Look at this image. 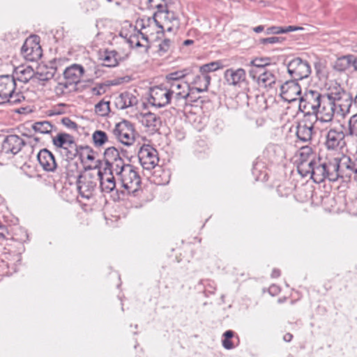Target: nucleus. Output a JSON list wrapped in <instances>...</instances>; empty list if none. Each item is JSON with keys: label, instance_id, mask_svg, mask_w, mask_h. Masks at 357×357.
I'll return each mask as SVG.
<instances>
[{"label": "nucleus", "instance_id": "obj_1", "mask_svg": "<svg viewBox=\"0 0 357 357\" xmlns=\"http://www.w3.org/2000/svg\"><path fill=\"white\" fill-rule=\"evenodd\" d=\"M347 96L349 97V95L340 85L335 87L334 91L327 93L326 97L321 103L320 108L314 114L317 121L332 122L337 110V102Z\"/></svg>", "mask_w": 357, "mask_h": 357}, {"label": "nucleus", "instance_id": "obj_2", "mask_svg": "<svg viewBox=\"0 0 357 357\" xmlns=\"http://www.w3.org/2000/svg\"><path fill=\"white\" fill-rule=\"evenodd\" d=\"M339 178H342L341 160L338 158L322 160L317 159L314 172V181L320 183L325 180L335 182Z\"/></svg>", "mask_w": 357, "mask_h": 357}, {"label": "nucleus", "instance_id": "obj_3", "mask_svg": "<svg viewBox=\"0 0 357 357\" xmlns=\"http://www.w3.org/2000/svg\"><path fill=\"white\" fill-rule=\"evenodd\" d=\"M15 77L13 75H0V105L17 104L24 99L20 92H16Z\"/></svg>", "mask_w": 357, "mask_h": 357}, {"label": "nucleus", "instance_id": "obj_4", "mask_svg": "<svg viewBox=\"0 0 357 357\" xmlns=\"http://www.w3.org/2000/svg\"><path fill=\"white\" fill-rule=\"evenodd\" d=\"M148 26H156L158 29L157 33H164L165 31L175 33L180 26V20L173 11L155 13L153 19L148 20Z\"/></svg>", "mask_w": 357, "mask_h": 357}, {"label": "nucleus", "instance_id": "obj_5", "mask_svg": "<svg viewBox=\"0 0 357 357\" xmlns=\"http://www.w3.org/2000/svg\"><path fill=\"white\" fill-rule=\"evenodd\" d=\"M114 172L119 177L121 186L128 193H134L137 190L141 183V178L134 166L124 163Z\"/></svg>", "mask_w": 357, "mask_h": 357}, {"label": "nucleus", "instance_id": "obj_6", "mask_svg": "<svg viewBox=\"0 0 357 357\" xmlns=\"http://www.w3.org/2000/svg\"><path fill=\"white\" fill-rule=\"evenodd\" d=\"M345 137L343 126L331 127L324 134V145L328 151H339L347 144Z\"/></svg>", "mask_w": 357, "mask_h": 357}, {"label": "nucleus", "instance_id": "obj_7", "mask_svg": "<svg viewBox=\"0 0 357 357\" xmlns=\"http://www.w3.org/2000/svg\"><path fill=\"white\" fill-rule=\"evenodd\" d=\"M52 143L56 148L61 149L69 159L75 158L79 153V146H77L74 137L70 134L59 132L52 137Z\"/></svg>", "mask_w": 357, "mask_h": 357}, {"label": "nucleus", "instance_id": "obj_8", "mask_svg": "<svg viewBox=\"0 0 357 357\" xmlns=\"http://www.w3.org/2000/svg\"><path fill=\"white\" fill-rule=\"evenodd\" d=\"M98 179L97 173L79 175L77 180V188L80 196L88 199L92 197L97 190Z\"/></svg>", "mask_w": 357, "mask_h": 357}, {"label": "nucleus", "instance_id": "obj_9", "mask_svg": "<svg viewBox=\"0 0 357 357\" xmlns=\"http://www.w3.org/2000/svg\"><path fill=\"white\" fill-rule=\"evenodd\" d=\"M326 93H321L316 90H307L305 92L304 95L300 98L299 108L303 112L307 111L310 113V111L314 114L317 109L320 108L322 100L326 97Z\"/></svg>", "mask_w": 357, "mask_h": 357}, {"label": "nucleus", "instance_id": "obj_10", "mask_svg": "<svg viewBox=\"0 0 357 357\" xmlns=\"http://www.w3.org/2000/svg\"><path fill=\"white\" fill-rule=\"evenodd\" d=\"M173 98V103L176 107H183L186 105L187 98L190 94V85L187 82H172L165 84Z\"/></svg>", "mask_w": 357, "mask_h": 357}, {"label": "nucleus", "instance_id": "obj_11", "mask_svg": "<svg viewBox=\"0 0 357 357\" xmlns=\"http://www.w3.org/2000/svg\"><path fill=\"white\" fill-rule=\"evenodd\" d=\"M287 72L292 79L302 80L309 77L311 67L307 61L295 57L287 65Z\"/></svg>", "mask_w": 357, "mask_h": 357}, {"label": "nucleus", "instance_id": "obj_12", "mask_svg": "<svg viewBox=\"0 0 357 357\" xmlns=\"http://www.w3.org/2000/svg\"><path fill=\"white\" fill-rule=\"evenodd\" d=\"M115 137L121 144L130 146L135 142V129L133 125L127 120H123L116 124L113 130Z\"/></svg>", "mask_w": 357, "mask_h": 357}, {"label": "nucleus", "instance_id": "obj_13", "mask_svg": "<svg viewBox=\"0 0 357 357\" xmlns=\"http://www.w3.org/2000/svg\"><path fill=\"white\" fill-rule=\"evenodd\" d=\"M138 158L142 167L146 170L153 169L159 162L157 150L149 144H144L140 147Z\"/></svg>", "mask_w": 357, "mask_h": 357}, {"label": "nucleus", "instance_id": "obj_14", "mask_svg": "<svg viewBox=\"0 0 357 357\" xmlns=\"http://www.w3.org/2000/svg\"><path fill=\"white\" fill-rule=\"evenodd\" d=\"M173 101V98L165 84L162 86H155L150 90L149 102L156 107H162Z\"/></svg>", "mask_w": 357, "mask_h": 357}, {"label": "nucleus", "instance_id": "obj_15", "mask_svg": "<svg viewBox=\"0 0 357 357\" xmlns=\"http://www.w3.org/2000/svg\"><path fill=\"white\" fill-rule=\"evenodd\" d=\"M105 167L104 171L109 173L118 169L120 166L124 164V160L120 157L119 151L114 146L105 149L104 153Z\"/></svg>", "mask_w": 357, "mask_h": 357}, {"label": "nucleus", "instance_id": "obj_16", "mask_svg": "<svg viewBox=\"0 0 357 357\" xmlns=\"http://www.w3.org/2000/svg\"><path fill=\"white\" fill-rule=\"evenodd\" d=\"M24 145V141L18 135H8L3 141L1 153L13 156L18 153Z\"/></svg>", "mask_w": 357, "mask_h": 357}, {"label": "nucleus", "instance_id": "obj_17", "mask_svg": "<svg viewBox=\"0 0 357 357\" xmlns=\"http://www.w3.org/2000/svg\"><path fill=\"white\" fill-rule=\"evenodd\" d=\"M298 79L286 81L280 86L281 95L284 99L290 102L295 100L301 94V88Z\"/></svg>", "mask_w": 357, "mask_h": 357}, {"label": "nucleus", "instance_id": "obj_18", "mask_svg": "<svg viewBox=\"0 0 357 357\" xmlns=\"http://www.w3.org/2000/svg\"><path fill=\"white\" fill-rule=\"evenodd\" d=\"M224 79L228 85L240 87L246 80V73L241 68H230L224 72Z\"/></svg>", "mask_w": 357, "mask_h": 357}, {"label": "nucleus", "instance_id": "obj_19", "mask_svg": "<svg viewBox=\"0 0 357 357\" xmlns=\"http://www.w3.org/2000/svg\"><path fill=\"white\" fill-rule=\"evenodd\" d=\"M342 178L351 177L357 181V155H344L341 159Z\"/></svg>", "mask_w": 357, "mask_h": 357}, {"label": "nucleus", "instance_id": "obj_20", "mask_svg": "<svg viewBox=\"0 0 357 357\" xmlns=\"http://www.w3.org/2000/svg\"><path fill=\"white\" fill-rule=\"evenodd\" d=\"M97 176H98V182L100 188L102 192L109 193L116 188V181L114 176V172L109 173L108 171L102 172L100 169L98 170Z\"/></svg>", "mask_w": 357, "mask_h": 357}, {"label": "nucleus", "instance_id": "obj_21", "mask_svg": "<svg viewBox=\"0 0 357 357\" xmlns=\"http://www.w3.org/2000/svg\"><path fill=\"white\" fill-rule=\"evenodd\" d=\"M21 52L26 60L34 61L42 56V50L38 43L26 40L21 48Z\"/></svg>", "mask_w": 357, "mask_h": 357}, {"label": "nucleus", "instance_id": "obj_22", "mask_svg": "<svg viewBox=\"0 0 357 357\" xmlns=\"http://www.w3.org/2000/svg\"><path fill=\"white\" fill-rule=\"evenodd\" d=\"M37 158L45 171L54 172L56 169L57 165L54 155L47 149L40 150L37 155Z\"/></svg>", "mask_w": 357, "mask_h": 357}, {"label": "nucleus", "instance_id": "obj_23", "mask_svg": "<svg viewBox=\"0 0 357 357\" xmlns=\"http://www.w3.org/2000/svg\"><path fill=\"white\" fill-rule=\"evenodd\" d=\"M84 72V68L81 65L73 64L63 70V78L70 84H75L76 86L80 82Z\"/></svg>", "mask_w": 357, "mask_h": 357}, {"label": "nucleus", "instance_id": "obj_24", "mask_svg": "<svg viewBox=\"0 0 357 357\" xmlns=\"http://www.w3.org/2000/svg\"><path fill=\"white\" fill-rule=\"evenodd\" d=\"M138 103L137 98L130 92L125 91L120 93L115 98L114 104L116 108L125 109L128 107L137 105Z\"/></svg>", "mask_w": 357, "mask_h": 357}, {"label": "nucleus", "instance_id": "obj_25", "mask_svg": "<svg viewBox=\"0 0 357 357\" xmlns=\"http://www.w3.org/2000/svg\"><path fill=\"white\" fill-rule=\"evenodd\" d=\"M314 133V126L310 122L303 121L296 126L297 138L303 142H308L312 140Z\"/></svg>", "mask_w": 357, "mask_h": 357}, {"label": "nucleus", "instance_id": "obj_26", "mask_svg": "<svg viewBox=\"0 0 357 357\" xmlns=\"http://www.w3.org/2000/svg\"><path fill=\"white\" fill-rule=\"evenodd\" d=\"M210 83L211 77L208 75H204L202 73L197 75L191 82V84L195 86H190V92L194 93V91H197V93H202L206 91Z\"/></svg>", "mask_w": 357, "mask_h": 357}, {"label": "nucleus", "instance_id": "obj_27", "mask_svg": "<svg viewBox=\"0 0 357 357\" xmlns=\"http://www.w3.org/2000/svg\"><path fill=\"white\" fill-rule=\"evenodd\" d=\"M56 61H51L50 66H40L36 73L37 78L40 81H48L54 77L57 67L56 66Z\"/></svg>", "mask_w": 357, "mask_h": 357}, {"label": "nucleus", "instance_id": "obj_28", "mask_svg": "<svg viewBox=\"0 0 357 357\" xmlns=\"http://www.w3.org/2000/svg\"><path fill=\"white\" fill-rule=\"evenodd\" d=\"M317 164V160L310 159V160H300L297 169L302 176L310 175L314 181V172L315 171V165Z\"/></svg>", "mask_w": 357, "mask_h": 357}, {"label": "nucleus", "instance_id": "obj_29", "mask_svg": "<svg viewBox=\"0 0 357 357\" xmlns=\"http://www.w3.org/2000/svg\"><path fill=\"white\" fill-rule=\"evenodd\" d=\"M100 59L103 61V66L112 68L119 64L121 56L115 50H105L101 55Z\"/></svg>", "mask_w": 357, "mask_h": 357}, {"label": "nucleus", "instance_id": "obj_30", "mask_svg": "<svg viewBox=\"0 0 357 357\" xmlns=\"http://www.w3.org/2000/svg\"><path fill=\"white\" fill-rule=\"evenodd\" d=\"M14 73L16 76L15 80L24 83H27L33 76V69L30 66H18L14 70Z\"/></svg>", "mask_w": 357, "mask_h": 357}, {"label": "nucleus", "instance_id": "obj_31", "mask_svg": "<svg viewBox=\"0 0 357 357\" xmlns=\"http://www.w3.org/2000/svg\"><path fill=\"white\" fill-rule=\"evenodd\" d=\"M257 80L260 86L271 88L276 82V77L271 71L264 70L259 74Z\"/></svg>", "mask_w": 357, "mask_h": 357}, {"label": "nucleus", "instance_id": "obj_32", "mask_svg": "<svg viewBox=\"0 0 357 357\" xmlns=\"http://www.w3.org/2000/svg\"><path fill=\"white\" fill-rule=\"evenodd\" d=\"M142 123L148 128L156 130L161 121L160 118L153 113L147 112L142 114Z\"/></svg>", "mask_w": 357, "mask_h": 357}, {"label": "nucleus", "instance_id": "obj_33", "mask_svg": "<svg viewBox=\"0 0 357 357\" xmlns=\"http://www.w3.org/2000/svg\"><path fill=\"white\" fill-rule=\"evenodd\" d=\"M76 89L75 84H70L67 80L59 82L54 88L57 96H62L70 93Z\"/></svg>", "mask_w": 357, "mask_h": 357}, {"label": "nucleus", "instance_id": "obj_34", "mask_svg": "<svg viewBox=\"0 0 357 357\" xmlns=\"http://www.w3.org/2000/svg\"><path fill=\"white\" fill-rule=\"evenodd\" d=\"M351 59H352V54L338 58L333 64V68L339 72L345 71L351 67Z\"/></svg>", "mask_w": 357, "mask_h": 357}, {"label": "nucleus", "instance_id": "obj_35", "mask_svg": "<svg viewBox=\"0 0 357 357\" xmlns=\"http://www.w3.org/2000/svg\"><path fill=\"white\" fill-rule=\"evenodd\" d=\"M54 126L47 121H38L32 125V128L36 132L41 134H49L50 133Z\"/></svg>", "mask_w": 357, "mask_h": 357}, {"label": "nucleus", "instance_id": "obj_36", "mask_svg": "<svg viewBox=\"0 0 357 357\" xmlns=\"http://www.w3.org/2000/svg\"><path fill=\"white\" fill-rule=\"evenodd\" d=\"M186 70H177L167 74L165 77V84H172V82H184L183 78L186 76Z\"/></svg>", "mask_w": 357, "mask_h": 357}, {"label": "nucleus", "instance_id": "obj_37", "mask_svg": "<svg viewBox=\"0 0 357 357\" xmlns=\"http://www.w3.org/2000/svg\"><path fill=\"white\" fill-rule=\"evenodd\" d=\"M222 68L221 62L219 61H212L202 65L199 67V72L204 75H208L210 72H214Z\"/></svg>", "mask_w": 357, "mask_h": 357}, {"label": "nucleus", "instance_id": "obj_38", "mask_svg": "<svg viewBox=\"0 0 357 357\" xmlns=\"http://www.w3.org/2000/svg\"><path fill=\"white\" fill-rule=\"evenodd\" d=\"M110 112L109 102L104 100L100 101L95 105V112L101 116H106Z\"/></svg>", "mask_w": 357, "mask_h": 357}, {"label": "nucleus", "instance_id": "obj_39", "mask_svg": "<svg viewBox=\"0 0 357 357\" xmlns=\"http://www.w3.org/2000/svg\"><path fill=\"white\" fill-rule=\"evenodd\" d=\"M78 151L79 153L77 155L79 156L82 160L86 159L88 160L92 161L95 159L93 155V151L89 146H79Z\"/></svg>", "mask_w": 357, "mask_h": 357}, {"label": "nucleus", "instance_id": "obj_40", "mask_svg": "<svg viewBox=\"0 0 357 357\" xmlns=\"http://www.w3.org/2000/svg\"><path fill=\"white\" fill-rule=\"evenodd\" d=\"M93 140L96 146H101L107 141V135L102 130H96L93 133Z\"/></svg>", "mask_w": 357, "mask_h": 357}, {"label": "nucleus", "instance_id": "obj_41", "mask_svg": "<svg viewBox=\"0 0 357 357\" xmlns=\"http://www.w3.org/2000/svg\"><path fill=\"white\" fill-rule=\"evenodd\" d=\"M167 0H149L150 7L156 8L158 11L155 13L168 11Z\"/></svg>", "mask_w": 357, "mask_h": 357}, {"label": "nucleus", "instance_id": "obj_42", "mask_svg": "<svg viewBox=\"0 0 357 357\" xmlns=\"http://www.w3.org/2000/svg\"><path fill=\"white\" fill-rule=\"evenodd\" d=\"M173 46L172 41L169 38H165L158 45V53L160 56H163L168 53Z\"/></svg>", "mask_w": 357, "mask_h": 357}, {"label": "nucleus", "instance_id": "obj_43", "mask_svg": "<svg viewBox=\"0 0 357 357\" xmlns=\"http://www.w3.org/2000/svg\"><path fill=\"white\" fill-rule=\"evenodd\" d=\"M348 135L357 139V113L352 115L349 119Z\"/></svg>", "mask_w": 357, "mask_h": 357}, {"label": "nucleus", "instance_id": "obj_44", "mask_svg": "<svg viewBox=\"0 0 357 357\" xmlns=\"http://www.w3.org/2000/svg\"><path fill=\"white\" fill-rule=\"evenodd\" d=\"M269 58H256L251 61L250 65L263 70L264 68L269 64Z\"/></svg>", "mask_w": 357, "mask_h": 357}, {"label": "nucleus", "instance_id": "obj_45", "mask_svg": "<svg viewBox=\"0 0 357 357\" xmlns=\"http://www.w3.org/2000/svg\"><path fill=\"white\" fill-rule=\"evenodd\" d=\"M312 156V149L308 146H303L300 149L299 160H310L309 158Z\"/></svg>", "mask_w": 357, "mask_h": 357}, {"label": "nucleus", "instance_id": "obj_46", "mask_svg": "<svg viewBox=\"0 0 357 357\" xmlns=\"http://www.w3.org/2000/svg\"><path fill=\"white\" fill-rule=\"evenodd\" d=\"M284 40V38L279 36H271L268 38H261L260 40V43L266 45V44H275V43H281Z\"/></svg>", "mask_w": 357, "mask_h": 357}, {"label": "nucleus", "instance_id": "obj_47", "mask_svg": "<svg viewBox=\"0 0 357 357\" xmlns=\"http://www.w3.org/2000/svg\"><path fill=\"white\" fill-rule=\"evenodd\" d=\"M61 123L63 126L69 129L75 130L77 129V124L73 121L69 117H63L61 119Z\"/></svg>", "mask_w": 357, "mask_h": 357}, {"label": "nucleus", "instance_id": "obj_48", "mask_svg": "<svg viewBox=\"0 0 357 357\" xmlns=\"http://www.w3.org/2000/svg\"><path fill=\"white\" fill-rule=\"evenodd\" d=\"M267 34H279L283 33V28L280 26H271L266 29Z\"/></svg>", "mask_w": 357, "mask_h": 357}, {"label": "nucleus", "instance_id": "obj_49", "mask_svg": "<svg viewBox=\"0 0 357 357\" xmlns=\"http://www.w3.org/2000/svg\"><path fill=\"white\" fill-rule=\"evenodd\" d=\"M222 346L224 347L225 349L228 350L232 349L234 347L232 342L228 339L222 340Z\"/></svg>", "mask_w": 357, "mask_h": 357}, {"label": "nucleus", "instance_id": "obj_50", "mask_svg": "<svg viewBox=\"0 0 357 357\" xmlns=\"http://www.w3.org/2000/svg\"><path fill=\"white\" fill-rule=\"evenodd\" d=\"M314 68H315L317 74L319 76V79H321V77H324V75H323L322 70H321V64L317 63H315Z\"/></svg>", "mask_w": 357, "mask_h": 357}, {"label": "nucleus", "instance_id": "obj_51", "mask_svg": "<svg viewBox=\"0 0 357 357\" xmlns=\"http://www.w3.org/2000/svg\"><path fill=\"white\" fill-rule=\"evenodd\" d=\"M299 29H302V28L294 26H286L285 28H283V33H288L290 31H296Z\"/></svg>", "mask_w": 357, "mask_h": 357}, {"label": "nucleus", "instance_id": "obj_52", "mask_svg": "<svg viewBox=\"0 0 357 357\" xmlns=\"http://www.w3.org/2000/svg\"><path fill=\"white\" fill-rule=\"evenodd\" d=\"M135 46L137 47H145V51L147 52L148 50L149 49L150 46L149 45H147V44H144V43H142L141 41L139 40V38L137 37V39L136 40V43L135 44Z\"/></svg>", "mask_w": 357, "mask_h": 357}, {"label": "nucleus", "instance_id": "obj_53", "mask_svg": "<svg viewBox=\"0 0 357 357\" xmlns=\"http://www.w3.org/2000/svg\"><path fill=\"white\" fill-rule=\"evenodd\" d=\"M349 103L348 105V108L347 109V112H349V107L351 106V104H354V105L357 108V94L356 95V96L354 97V98L352 100L351 97H349Z\"/></svg>", "mask_w": 357, "mask_h": 357}, {"label": "nucleus", "instance_id": "obj_54", "mask_svg": "<svg viewBox=\"0 0 357 357\" xmlns=\"http://www.w3.org/2000/svg\"><path fill=\"white\" fill-rule=\"evenodd\" d=\"M147 33H148V31H146V33H142L141 31H139L138 33L137 34V36H138V38L139 36H141L142 39L144 40V42H145L144 44L149 45V39H148V36H146Z\"/></svg>", "mask_w": 357, "mask_h": 357}, {"label": "nucleus", "instance_id": "obj_55", "mask_svg": "<svg viewBox=\"0 0 357 357\" xmlns=\"http://www.w3.org/2000/svg\"><path fill=\"white\" fill-rule=\"evenodd\" d=\"M234 333L232 331L228 330L224 333L223 335L225 337V339L230 340L231 337H234Z\"/></svg>", "mask_w": 357, "mask_h": 357}, {"label": "nucleus", "instance_id": "obj_56", "mask_svg": "<svg viewBox=\"0 0 357 357\" xmlns=\"http://www.w3.org/2000/svg\"><path fill=\"white\" fill-rule=\"evenodd\" d=\"M351 66H353L355 70H357V56L352 55L351 59Z\"/></svg>", "mask_w": 357, "mask_h": 357}, {"label": "nucleus", "instance_id": "obj_57", "mask_svg": "<svg viewBox=\"0 0 357 357\" xmlns=\"http://www.w3.org/2000/svg\"><path fill=\"white\" fill-rule=\"evenodd\" d=\"M293 338V335L291 333H287L283 336V340L287 342H289L291 341Z\"/></svg>", "mask_w": 357, "mask_h": 357}, {"label": "nucleus", "instance_id": "obj_58", "mask_svg": "<svg viewBox=\"0 0 357 357\" xmlns=\"http://www.w3.org/2000/svg\"><path fill=\"white\" fill-rule=\"evenodd\" d=\"M137 35H133V36H131L130 37V38L128 39V42L130 44L131 46H133L135 45V43H136V40L137 39Z\"/></svg>", "mask_w": 357, "mask_h": 357}, {"label": "nucleus", "instance_id": "obj_59", "mask_svg": "<svg viewBox=\"0 0 357 357\" xmlns=\"http://www.w3.org/2000/svg\"><path fill=\"white\" fill-rule=\"evenodd\" d=\"M264 29V27L262 25L257 26L253 29L254 31L256 33H260V32L263 31Z\"/></svg>", "mask_w": 357, "mask_h": 357}, {"label": "nucleus", "instance_id": "obj_60", "mask_svg": "<svg viewBox=\"0 0 357 357\" xmlns=\"http://www.w3.org/2000/svg\"><path fill=\"white\" fill-rule=\"evenodd\" d=\"M280 275V271L278 269H274L271 273L273 278H278Z\"/></svg>", "mask_w": 357, "mask_h": 357}, {"label": "nucleus", "instance_id": "obj_61", "mask_svg": "<svg viewBox=\"0 0 357 357\" xmlns=\"http://www.w3.org/2000/svg\"><path fill=\"white\" fill-rule=\"evenodd\" d=\"M249 74H250V76L253 79H255L257 78V75H256V72L255 71V70H250V72H249Z\"/></svg>", "mask_w": 357, "mask_h": 357}, {"label": "nucleus", "instance_id": "obj_62", "mask_svg": "<svg viewBox=\"0 0 357 357\" xmlns=\"http://www.w3.org/2000/svg\"><path fill=\"white\" fill-rule=\"evenodd\" d=\"M8 234L7 230L6 231H0V239H4L6 238V234Z\"/></svg>", "mask_w": 357, "mask_h": 357}, {"label": "nucleus", "instance_id": "obj_63", "mask_svg": "<svg viewBox=\"0 0 357 357\" xmlns=\"http://www.w3.org/2000/svg\"><path fill=\"white\" fill-rule=\"evenodd\" d=\"M194 43V40H190V39H188V40H185L184 42H183V45H192Z\"/></svg>", "mask_w": 357, "mask_h": 357}, {"label": "nucleus", "instance_id": "obj_64", "mask_svg": "<svg viewBox=\"0 0 357 357\" xmlns=\"http://www.w3.org/2000/svg\"><path fill=\"white\" fill-rule=\"evenodd\" d=\"M6 231V228L4 225H3L1 222H0V231Z\"/></svg>", "mask_w": 357, "mask_h": 357}]
</instances>
